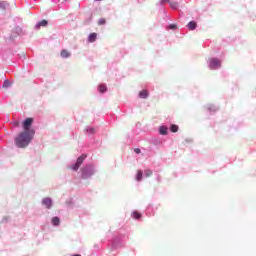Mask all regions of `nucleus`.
Masks as SVG:
<instances>
[{
    "label": "nucleus",
    "mask_w": 256,
    "mask_h": 256,
    "mask_svg": "<svg viewBox=\"0 0 256 256\" xmlns=\"http://www.w3.org/2000/svg\"><path fill=\"white\" fill-rule=\"evenodd\" d=\"M170 131H172V133H177V131H179V126L172 124L170 127Z\"/></svg>",
    "instance_id": "15"
},
{
    "label": "nucleus",
    "mask_w": 256,
    "mask_h": 256,
    "mask_svg": "<svg viewBox=\"0 0 256 256\" xmlns=\"http://www.w3.org/2000/svg\"><path fill=\"white\" fill-rule=\"evenodd\" d=\"M31 125H33V118H27L23 122V129H24V131H27V133H30L31 135H35V131L33 129H29V127H31Z\"/></svg>",
    "instance_id": "4"
},
{
    "label": "nucleus",
    "mask_w": 256,
    "mask_h": 256,
    "mask_svg": "<svg viewBox=\"0 0 256 256\" xmlns=\"http://www.w3.org/2000/svg\"><path fill=\"white\" fill-rule=\"evenodd\" d=\"M143 179V171L138 170L136 174V181H141Z\"/></svg>",
    "instance_id": "13"
},
{
    "label": "nucleus",
    "mask_w": 256,
    "mask_h": 256,
    "mask_svg": "<svg viewBox=\"0 0 256 256\" xmlns=\"http://www.w3.org/2000/svg\"><path fill=\"white\" fill-rule=\"evenodd\" d=\"M89 131H90L91 133H94V132H95V130H94L93 128H90Z\"/></svg>",
    "instance_id": "27"
},
{
    "label": "nucleus",
    "mask_w": 256,
    "mask_h": 256,
    "mask_svg": "<svg viewBox=\"0 0 256 256\" xmlns=\"http://www.w3.org/2000/svg\"><path fill=\"white\" fill-rule=\"evenodd\" d=\"M35 134H31V132L23 131L18 135V137L15 138V143L17 147L20 149H25L27 145L31 143V140L33 139V136Z\"/></svg>",
    "instance_id": "1"
},
{
    "label": "nucleus",
    "mask_w": 256,
    "mask_h": 256,
    "mask_svg": "<svg viewBox=\"0 0 256 256\" xmlns=\"http://www.w3.org/2000/svg\"><path fill=\"white\" fill-rule=\"evenodd\" d=\"M61 57L63 59H69V57H71V52H69V50H62L60 53Z\"/></svg>",
    "instance_id": "7"
},
{
    "label": "nucleus",
    "mask_w": 256,
    "mask_h": 256,
    "mask_svg": "<svg viewBox=\"0 0 256 256\" xmlns=\"http://www.w3.org/2000/svg\"><path fill=\"white\" fill-rule=\"evenodd\" d=\"M105 23H107V21L105 20V18H100L98 20V25H105Z\"/></svg>",
    "instance_id": "19"
},
{
    "label": "nucleus",
    "mask_w": 256,
    "mask_h": 256,
    "mask_svg": "<svg viewBox=\"0 0 256 256\" xmlns=\"http://www.w3.org/2000/svg\"><path fill=\"white\" fill-rule=\"evenodd\" d=\"M195 29H197V23L193 21V30L195 31Z\"/></svg>",
    "instance_id": "26"
},
{
    "label": "nucleus",
    "mask_w": 256,
    "mask_h": 256,
    "mask_svg": "<svg viewBox=\"0 0 256 256\" xmlns=\"http://www.w3.org/2000/svg\"><path fill=\"white\" fill-rule=\"evenodd\" d=\"M132 217H133L134 219H141V213H139V212H137V211H134V212L132 213Z\"/></svg>",
    "instance_id": "17"
},
{
    "label": "nucleus",
    "mask_w": 256,
    "mask_h": 256,
    "mask_svg": "<svg viewBox=\"0 0 256 256\" xmlns=\"http://www.w3.org/2000/svg\"><path fill=\"white\" fill-rule=\"evenodd\" d=\"M47 25H49V22L42 20L36 24L35 29H41V27H47Z\"/></svg>",
    "instance_id": "6"
},
{
    "label": "nucleus",
    "mask_w": 256,
    "mask_h": 256,
    "mask_svg": "<svg viewBox=\"0 0 256 256\" xmlns=\"http://www.w3.org/2000/svg\"><path fill=\"white\" fill-rule=\"evenodd\" d=\"M90 175H93V171H90L89 174H87V170L82 172L83 179H87V177H90Z\"/></svg>",
    "instance_id": "16"
},
{
    "label": "nucleus",
    "mask_w": 256,
    "mask_h": 256,
    "mask_svg": "<svg viewBox=\"0 0 256 256\" xmlns=\"http://www.w3.org/2000/svg\"><path fill=\"white\" fill-rule=\"evenodd\" d=\"M134 152H136V153H137V155H139V153H141V149H139V148H135V149H134Z\"/></svg>",
    "instance_id": "25"
},
{
    "label": "nucleus",
    "mask_w": 256,
    "mask_h": 256,
    "mask_svg": "<svg viewBox=\"0 0 256 256\" xmlns=\"http://www.w3.org/2000/svg\"><path fill=\"white\" fill-rule=\"evenodd\" d=\"M59 223H61V220L59 219V217H53L52 218V225L57 227L59 225Z\"/></svg>",
    "instance_id": "12"
},
{
    "label": "nucleus",
    "mask_w": 256,
    "mask_h": 256,
    "mask_svg": "<svg viewBox=\"0 0 256 256\" xmlns=\"http://www.w3.org/2000/svg\"><path fill=\"white\" fill-rule=\"evenodd\" d=\"M221 59L216 58V57H212L208 59V67L209 69H211L212 71H217V69H221Z\"/></svg>",
    "instance_id": "2"
},
{
    "label": "nucleus",
    "mask_w": 256,
    "mask_h": 256,
    "mask_svg": "<svg viewBox=\"0 0 256 256\" xmlns=\"http://www.w3.org/2000/svg\"><path fill=\"white\" fill-rule=\"evenodd\" d=\"M98 89H99L100 93H105V91H107V85L101 84V85H99Z\"/></svg>",
    "instance_id": "14"
},
{
    "label": "nucleus",
    "mask_w": 256,
    "mask_h": 256,
    "mask_svg": "<svg viewBox=\"0 0 256 256\" xmlns=\"http://www.w3.org/2000/svg\"><path fill=\"white\" fill-rule=\"evenodd\" d=\"M204 111L207 113V115H215V113L219 111V105L208 103L204 106Z\"/></svg>",
    "instance_id": "3"
},
{
    "label": "nucleus",
    "mask_w": 256,
    "mask_h": 256,
    "mask_svg": "<svg viewBox=\"0 0 256 256\" xmlns=\"http://www.w3.org/2000/svg\"><path fill=\"white\" fill-rule=\"evenodd\" d=\"M149 97V92L147 90H142L139 92L140 99H147Z\"/></svg>",
    "instance_id": "10"
},
{
    "label": "nucleus",
    "mask_w": 256,
    "mask_h": 256,
    "mask_svg": "<svg viewBox=\"0 0 256 256\" xmlns=\"http://www.w3.org/2000/svg\"><path fill=\"white\" fill-rule=\"evenodd\" d=\"M145 175H146V177H151V175H153V171L145 170Z\"/></svg>",
    "instance_id": "21"
},
{
    "label": "nucleus",
    "mask_w": 256,
    "mask_h": 256,
    "mask_svg": "<svg viewBox=\"0 0 256 256\" xmlns=\"http://www.w3.org/2000/svg\"><path fill=\"white\" fill-rule=\"evenodd\" d=\"M172 9H177V3H171Z\"/></svg>",
    "instance_id": "24"
},
{
    "label": "nucleus",
    "mask_w": 256,
    "mask_h": 256,
    "mask_svg": "<svg viewBox=\"0 0 256 256\" xmlns=\"http://www.w3.org/2000/svg\"><path fill=\"white\" fill-rule=\"evenodd\" d=\"M42 205H44L46 207V209H51L53 202H52L51 198H44L42 200Z\"/></svg>",
    "instance_id": "5"
},
{
    "label": "nucleus",
    "mask_w": 256,
    "mask_h": 256,
    "mask_svg": "<svg viewBox=\"0 0 256 256\" xmlns=\"http://www.w3.org/2000/svg\"><path fill=\"white\" fill-rule=\"evenodd\" d=\"M80 167H81V165L76 162L75 164H73V165L71 166V169H72L73 171H78Z\"/></svg>",
    "instance_id": "18"
},
{
    "label": "nucleus",
    "mask_w": 256,
    "mask_h": 256,
    "mask_svg": "<svg viewBox=\"0 0 256 256\" xmlns=\"http://www.w3.org/2000/svg\"><path fill=\"white\" fill-rule=\"evenodd\" d=\"M188 29H190V31H193V21L188 23Z\"/></svg>",
    "instance_id": "22"
},
{
    "label": "nucleus",
    "mask_w": 256,
    "mask_h": 256,
    "mask_svg": "<svg viewBox=\"0 0 256 256\" xmlns=\"http://www.w3.org/2000/svg\"><path fill=\"white\" fill-rule=\"evenodd\" d=\"M169 29H172V30L177 29V24H170Z\"/></svg>",
    "instance_id": "23"
},
{
    "label": "nucleus",
    "mask_w": 256,
    "mask_h": 256,
    "mask_svg": "<svg viewBox=\"0 0 256 256\" xmlns=\"http://www.w3.org/2000/svg\"><path fill=\"white\" fill-rule=\"evenodd\" d=\"M88 41L89 43H95V41H97V33H91L88 36Z\"/></svg>",
    "instance_id": "9"
},
{
    "label": "nucleus",
    "mask_w": 256,
    "mask_h": 256,
    "mask_svg": "<svg viewBox=\"0 0 256 256\" xmlns=\"http://www.w3.org/2000/svg\"><path fill=\"white\" fill-rule=\"evenodd\" d=\"M86 158H87V155L82 154L80 157H78L76 163H77L78 165H82V164H83V161H85Z\"/></svg>",
    "instance_id": "11"
},
{
    "label": "nucleus",
    "mask_w": 256,
    "mask_h": 256,
    "mask_svg": "<svg viewBox=\"0 0 256 256\" xmlns=\"http://www.w3.org/2000/svg\"><path fill=\"white\" fill-rule=\"evenodd\" d=\"M159 133L160 135H167L169 133V128H167V126H160Z\"/></svg>",
    "instance_id": "8"
},
{
    "label": "nucleus",
    "mask_w": 256,
    "mask_h": 256,
    "mask_svg": "<svg viewBox=\"0 0 256 256\" xmlns=\"http://www.w3.org/2000/svg\"><path fill=\"white\" fill-rule=\"evenodd\" d=\"M3 87L7 89V87H11V82L9 80L4 81Z\"/></svg>",
    "instance_id": "20"
}]
</instances>
